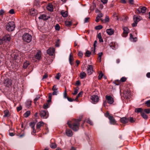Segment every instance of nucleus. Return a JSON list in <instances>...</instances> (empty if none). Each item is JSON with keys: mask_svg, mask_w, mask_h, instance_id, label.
I'll list each match as a JSON object with an SVG mask.
<instances>
[{"mask_svg": "<svg viewBox=\"0 0 150 150\" xmlns=\"http://www.w3.org/2000/svg\"><path fill=\"white\" fill-rule=\"evenodd\" d=\"M80 77L81 79H83L86 76V74L83 71H81L80 74Z\"/></svg>", "mask_w": 150, "mask_h": 150, "instance_id": "obj_20", "label": "nucleus"}, {"mask_svg": "<svg viewBox=\"0 0 150 150\" xmlns=\"http://www.w3.org/2000/svg\"><path fill=\"white\" fill-rule=\"evenodd\" d=\"M123 32L122 35L123 37H125L127 36L129 33V30L128 28L127 27H124L123 28Z\"/></svg>", "mask_w": 150, "mask_h": 150, "instance_id": "obj_10", "label": "nucleus"}, {"mask_svg": "<svg viewBox=\"0 0 150 150\" xmlns=\"http://www.w3.org/2000/svg\"><path fill=\"white\" fill-rule=\"evenodd\" d=\"M145 104L146 105L147 107H150V100H148L146 101L145 103Z\"/></svg>", "mask_w": 150, "mask_h": 150, "instance_id": "obj_40", "label": "nucleus"}, {"mask_svg": "<svg viewBox=\"0 0 150 150\" xmlns=\"http://www.w3.org/2000/svg\"><path fill=\"white\" fill-rule=\"evenodd\" d=\"M10 40V36L9 35H5L2 39V41L6 42L9 41Z\"/></svg>", "mask_w": 150, "mask_h": 150, "instance_id": "obj_14", "label": "nucleus"}, {"mask_svg": "<svg viewBox=\"0 0 150 150\" xmlns=\"http://www.w3.org/2000/svg\"><path fill=\"white\" fill-rule=\"evenodd\" d=\"M40 114L41 117L44 119H46L49 116L48 112L47 111H46L45 110H41Z\"/></svg>", "mask_w": 150, "mask_h": 150, "instance_id": "obj_6", "label": "nucleus"}, {"mask_svg": "<svg viewBox=\"0 0 150 150\" xmlns=\"http://www.w3.org/2000/svg\"><path fill=\"white\" fill-rule=\"evenodd\" d=\"M142 110L143 109L141 108H137L135 109V112L137 113H142Z\"/></svg>", "mask_w": 150, "mask_h": 150, "instance_id": "obj_30", "label": "nucleus"}, {"mask_svg": "<svg viewBox=\"0 0 150 150\" xmlns=\"http://www.w3.org/2000/svg\"><path fill=\"white\" fill-rule=\"evenodd\" d=\"M35 11L34 8H32L30 11V14L33 16L35 13Z\"/></svg>", "mask_w": 150, "mask_h": 150, "instance_id": "obj_26", "label": "nucleus"}, {"mask_svg": "<svg viewBox=\"0 0 150 150\" xmlns=\"http://www.w3.org/2000/svg\"><path fill=\"white\" fill-rule=\"evenodd\" d=\"M32 101H28L26 103V107L28 108H30L31 105Z\"/></svg>", "mask_w": 150, "mask_h": 150, "instance_id": "obj_28", "label": "nucleus"}, {"mask_svg": "<svg viewBox=\"0 0 150 150\" xmlns=\"http://www.w3.org/2000/svg\"><path fill=\"white\" fill-rule=\"evenodd\" d=\"M128 119H129V121L133 123L134 122V120L133 118L132 117H129L128 118Z\"/></svg>", "mask_w": 150, "mask_h": 150, "instance_id": "obj_51", "label": "nucleus"}, {"mask_svg": "<svg viewBox=\"0 0 150 150\" xmlns=\"http://www.w3.org/2000/svg\"><path fill=\"white\" fill-rule=\"evenodd\" d=\"M49 105L48 103H46V104H44L43 106V108L44 109H47L49 108Z\"/></svg>", "mask_w": 150, "mask_h": 150, "instance_id": "obj_44", "label": "nucleus"}, {"mask_svg": "<svg viewBox=\"0 0 150 150\" xmlns=\"http://www.w3.org/2000/svg\"><path fill=\"white\" fill-rule=\"evenodd\" d=\"M66 132L67 135L68 137H71L73 135V132L72 131L69 129H67Z\"/></svg>", "mask_w": 150, "mask_h": 150, "instance_id": "obj_18", "label": "nucleus"}, {"mask_svg": "<svg viewBox=\"0 0 150 150\" xmlns=\"http://www.w3.org/2000/svg\"><path fill=\"white\" fill-rule=\"evenodd\" d=\"M4 13V11L3 9L0 10V16H2Z\"/></svg>", "mask_w": 150, "mask_h": 150, "instance_id": "obj_55", "label": "nucleus"}, {"mask_svg": "<svg viewBox=\"0 0 150 150\" xmlns=\"http://www.w3.org/2000/svg\"><path fill=\"white\" fill-rule=\"evenodd\" d=\"M55 49L54 48H50L47 50V53L50 55H53Z\"/></svg>", "mask_w": 150, "mask_h": 150, "instance_id": "obj_12", "label": "nucleus"}, {"mask_svg": "<svg viewBox=\"0 0 150 150\" xmlns=\"http://www.w3.org/2000/svg\"><path fill=\"white\" fill-rule=\"evenodd\" d=\"M49 18V17L46 15L45 14L41 15L38 18L39 19L43 20H47Z\"/></svg>", "mask_w": 150, "mask_h": 150, "instance_id": "obj_17", "label": "nucleus"}, {"mask_svg": "<svg viewBox=\"0 0 150 150\" xmlns=\"http://www.w3.org/2000/svg\"><path fill=\"white\" fill-rule=\"evenodd\" d=\"M100 20L102 21V20L101 18H99L98 17V16H97L96 19V22H98Z\"/></svg>", "mask_w": 150, "mask_h": 150, "instance_id": "obj_57", "label": "nucleus"}, {"mask_svg": "<svg viewBox=\"0 0 150 150\" xmlns=\"http://www.w3.org/2000/svg\"><path fill=\"white\" fill-rule=\"evenodd\" d=\"M91 99L92 103L96 104L99 101V99L97 95H93L91 97Z\"/></svg>", "mask_w": 150, "mask_h": 150, "instance_id": "obj_5", "label": "nucleus"}, {"mask_svg": "<svg viewBox=\"0 0 150 150\" xmlns=\"http://www.w3.org/2000/svg\"><path fill=\"white\" fill-rule=\"evenodd\" d=\"M4 117H8V110H5L4 111Z\"/></svg>", "mask_w": 150, "mask_h": 150, "instance_id": "obj_38", "label": "nucleus"}, {"mask_svg": "<svg viewBox=\"0 0 150 150\" xmlns=\"http://www.w3.org/2000/svg\"><path fill=\"white\" fill-rule=\"evenodd\" d=\"M102 3L104 4H106L108 2V0H101Z\"/></svg>", "mask_w": 150, "mask_h": 150, "instance_id": "obj_61", "label": "nucleus"}, {"mask_svg": "<svg viewBox=\"0 0 150 150\" xmlns=\"http://www.w3.org/2000/svg\"><path fill=\"white\" fill-rule=\"evenodd\" d=\"M130 39L131 40L132 39L134 41H136L137 38H135V39H134L133 36L131 34H130Z\"/></svg>", "mask_w": 150, "mask_h": 150, "instance_id": "obj_50", "label": "nucleus"}, {"mask_svg": "<svg viewBox=\"0 0 150 150\" xmlns=\"http://www.w3.org/2000/svg\"><path fill=\"white\" fill-rule=\"evenodd\" d=\"M48 77V75L47 74H45L44 75L43 77H42V79H45L46 78H47Z\"/></svg>", "mask_w": 150, "mask_h": 150, "instance_id": "obj_60", "label": "nucleus"}, {"mask_svg": "<svg viewBox=\"0 0 150 150\" xmlns=\"http://www.w3.org/2000/svg\"><path fill=\"white\" fill-rule=\"evenodd\" d=\"M9 12L11 14H13L14 13V10L13 9H11L9 11Z\"/></svg>", "mask_w": 150, "mask_h": 150, "instance_id": "obj_59", "label": "nucleus"}, {"mask_svg": "<svg viewBox=\"0 0 150 150\" xmlns=\"http://www.w3.org/2000/svg\"><path fill=\"white\" fill-rule=\"evenodd\" d=\"M30 114V111H27L23 115L25 117H28Z\"/></svg>", "mask_w": 150, "mask_h": 150, "instance_id": "obj_27", "label": "nucleus"}, {"mask_svg": "<svg viewBox=\"0 0 150 150\" xmlns=\"http://www.w3.org/2000/svg\"><path fill=\"white\" fill-rule=\"evenodd\" d=\"M61 76V74L60 73H58L55 76V78L58 80L59 79L60 77Z\"/></svg>", "mask_w": 150, "mask_h": 150, "instance_id": "obj_46", "label": "nucleus"}, {"mask_svg": "<svg viewBox=\"0 0 150 150\" xmlns=\"http://www.w3.org/2000/svg\"><path fill=\"white\" fill-rule=\"evenodd\" d=\"M120 121L121 123L123 124H126L128 122L129 119H128V118L123 117L120 118Z\"/></svg>", "mask_w": 150, "mask_h": 150, "instance_id": "obj_13", "label": "nucleus"}, {"mask_svg": "<svg viewBox=\"0 0 150 150\" xmlns=\"http://www.w3.org/2000/svg\"><path fill=\"white\" fill-rule=\"evenodd\" d=\"M55 28L56 30H59L60 28V27L59 26V25L58 24H57L55 26Z\"/></svg>", "mask_w": 150, "mask_h": 150, "instance_id": "obj_42", "label": "nucleus"}, {"mask_svg": "<svg viewBox=\"0 0 150 150\" xmlns=\"http://www.w3.org/2000/svg\"><path fill=\"white\" fill-rule=\"evenodd\" d=\"M141 115L142 117L144 119H148V116L146 115L144 113H141Z\"/></svg>", "mask_w": 150, "mask_h": 150, "instance_id": "obj_34", "label": "nucleus"}, {"mask_svg": "<svg viewBox=\"0 0 150 150\" xmlns=\"http://www.w3.org/2000/svg\"><path fill=\"white\" fill-rule=\"evenodd\" d=\"M50 146L52 149H55L57 147V145L55 143H51Z\"/></svg>", "mask_w": 150, "mask_h": 150, "instance_id": "obj_33", "label": "nucleus"}, {"mask_svg": "<svg viewBox=\"0 0 150 150\" xmlns=\"http://www.w3.org/2000/svg\"><path fill=\"white\" fill-rule=\"evenodd\" d=\"M141 17L139 16L135 15L133 16L134 22H136L138 23L141 20Z\"/></svg>", "mask_w": 150, "mask_h": 150, "instance_id": "obj_15", "label": "nucleus"}, {"mask_svg": "<svg viewBox=\"0 0 150 150\" xmlns=\"http://www.w3.org/2000/svg\"><path fill=\"white\" fill-rule=\"evenodd\" d=\"M105 116L108 118L110 120V123L112 125L115 124L116 122L115 120L114 119L113 116L109 115L108 112L106 113L105 114Z\"/></svg>", "mask_w": 150, "mask_h": 150, "instance_id": "obj_4", "label": "nucleus"}, {"mask_svg": "<svg viewBox=\"0 0 150 150\" xmlns=\"http://www.w3.org/2000/svg\"><path fill=\"white\" fill-rule=\"evenodd\" d=\"M4 83L6 86L7 87L10 86L12 84L11 80L9 79H6L4 81Z\"/></svg>", "mask_w": 150, "mask_h": 150, "instance_id": "obj_9", "label": "nucleus"}, {"mask_svg": "<svg viewBox=\"0 0 150 150\" xmlns=\"http://www.w3.org/2000/svg\"><path fill=\"white\" fill-rule=\"evenodd\" d=\"M58 88H57V86L56 85H54L53 86L52 88V90L53 91H57Z\"/></svg>", "mask_w": 150, "mask_h": 150, "instance_id": "obj_49", "label": "nucleus"}, {"mask_svg": "<svg viewBox=\"0 0 150 150\" xmlns=\"http://www.w3.org/2000/svg\"><path fill=\"white\" fill-rule=\"evenodd\" d=\"M69 102H72L74 100L71 98H70L67 97V98Z\"/></svg>", "mask_w": 150, "mask_h": 150, "instance_id": "obj_58", "label": "nucleus"}, {"mask_svg": "<svg viewBox=\"0 0 150 150\" xmlns=\"http://www.w3.org/2000/svg\"><path fill=\"white\" fill-rule=\"evenodd\" d=\"M65 25L67 26H70L72 24V23L70 21H66L65 23Z\"/></svg>", "mask_w": 150, "mask_h": 150, "instance_id": "obj_29", "label": "nucleus"}, {"mask_svg": "<svg viewBox=\"0 0 150 150\" xmlns=\"http://www.w3.org/2000/svg\"><path fill=\"white\" fill-rule=\"evenodd\" d=\"M144 111L146 113H150V108L145 109L144 110Z\"/></svg>", "mask_w": 150, "mask_h": 150, "instance_id": "obj_43", "label": "nucleus"}, {"mask_svg": "<svg viewBox=\"0 0 150 150\" xmlns=\"http://www.w3.org/2000/svg\"><path fill=\"white\" fill-rule=\"evenodd\" d=\"M105 98L106 100L107 101L108 103L110 104H112L113 103V98L110 96H106Z\"/></svg>", "mask_w": 150, "mask_h": 150, "instance_id": "obj_8", "label": "nucleus"}, {"mask_svg": "<svg viewBox=\"0 0 150 150\" xmlns=\"http://www.w3.org/2000/svg\"><path fill=\"white\" fill-rule=\"evenodd\" d=\"M80 119H75L71 122H68L67 124L69 127L74 131H76L79 129L80 126L79 122L81 121Z\"/></svg>", "mask_w": 150, "mask_h": 150, "instance_id": "obj_1", "label": "nucleus"}, {"mask_svg": "<svg viewBox=\"0 0 150 150\" xmlns=\"http://www.w3.org/2000/svg\"><path fill=\"white\" fill-rule=\"evenodd\" d=\"M30 126L32 129L35 128L34 127L35 126V124L34 122H31Z\"/></svg>", "mask_w": 150, "mask_h": 150, "instance_id": "obj_52", "label": "nucleus"}, {"mask_svg": "<svg viewBox=\"0 0 150 150\" xmlns=\"http://www.w3.org/2000/svg\"><path fill=\"white\" fill-rule=\"evenodd\" d=\"M73 60V55L72 54V53H70L69 55V61L70 62V63L71 65L73 64L72 61Z\"/></svg>", "mask_w": 150, "mask_h": 150, "instance_id": "obj_23", "label": "nucleus"}, {"mask_svg": "<svg viewBox=\"0 0 150 150\" xmlns=\"http://www.w3.org/2000/svg\"><path fill=\"white\" fill-rule=\"evenodd\" d=\"M22 109L21 106H19L17 107V110L18 111H19Z\"/></svg>", "mask_w": 150, "mask_h": 150, "instance_id": "obj_64", "label": "nucleus"}, {"mask_svg": "<svg viewBox=\"0 0 150 150\" xmlns=\"http://www.w3.org/2000/svg\"><path fill=\"white\" fill-rule=\"evenodd\" d=\"M79 89V88L78 87L74 89V92L72 93L73 95H75L76 94L78 93Z\"/></svg>", "mask_w": 150, "mask_h": 150, "instance_id": "obj_31", "label": "nucleus"}, {"mask_svg": "<svg viewBox=\"0 0 150 150\" xmlns=\"http://www.w3.org/2000/svg\"><path fill=\"white\" fill-rule=\"evenodd\" d=\"M103 28V26L101 25H99L96 26L95 27V29L96 30H100Z\"/></svg>", "mask_w": 150, "mask_h": 150, "instance_id": "obj_41", "label": "nucleus"}, {"mask_svg": "<svg viewBox=\"0 0 150 150\" xmlns=\"http://www.w3.org/2000/svg\"><path fill=\"white\" fill-rule=\"evenodd\" d=\"M127 80V78L125 77H122L121 78L120 80V82H125Z\"/></svg>", "mask_w": 150, "mask_h": 150, "instance_id": "obj_37", "label": "nucleus"}, {"mask_svg": "<svg viewBox=\"0 0 150 150\" xmlns=\"http://www.w3.org/2000/svg\"><path fill=\"white\" fill-rule=\"evenodd\" d=\"M41 53L40 51L37 52L35 55V58L38 59H40L41 57Z\"/></svg>", "mask_w": 150, "mask_h": 150, "instance_id": "obj_21", "label": "nucleus"}, {"mask_svg": "<svg viewBox=\"0 0 150 150\" xmlns=\"http://www.w3.org/2000/svg\"><path fill=\"white\" fill-rule=\"evenodd\" d=\"M78 55L79 56V57H82L83 56V54L82 52L81 51H79V52Z\"/></svg>", "mask_w": 150, "mask_h": 150, "instance_id": "obj_53", "label": "nucleus"}, {"mask_svg": "<svg viewBox=\"0 0 150 150\" xmlns=\"http://www.w3.org/2000/svg\"><path fill=\"white\" fill-rule=\"evenodd\" d=\"M114 83H115L116 85H118L121 83V82L119 80H117L115 81L114 82Z\"/></svg>", "mask_w": 150, "mask_h": 150, "instance_id": "obj_39", "label": "nucleus"}, {"mask_svg": "<svg viewBox=\"0 0 150 150\" xmlns=\"http://www.w3.org/2000/svg\"><path fill=\"white\" fill-rule=\"evenodd\" d=\"M87 122L91 125H93V122L90 119H88L87 120Z\"/></svg>", "mask_w": 150, "mask_h": 150, "instance_id": "obj_54", "label": "nucleus"}, {"mask_svg": "<svg viewBox=\"0 0 150 150\" xmlns=\"http://www.w3.org/2000/svg\"><path fill=\"white\" fill-rule=\"evenodd\" d=\"M22 39L24 41L28 43L31 41L32 37L31 35L28 33H25L23 35Z\"/></svg>", "mask_w": 150, "mask_h": 150, "instance_id": "obj_2", "label": "nucleus"}, {"mask_svg": "<svg viewBox=\"0 0 150 150\" xmlns=\"http://www.w3.org/2000/svg\"><path fill=\"white\" fill-rule=\"evenodd\" d=\"M15 27V24L13 22H9L6 25V29L8 31L11 32L13 31Z\"/></svg>", "mask_w": 150, "mask_h": 150, "instance_id": "obj_3", "label": "nucleus"}, {"mask_svg": "<svg viewBox=\"0 0 150 150\" xmlns=\"http://www.w3.org/2000/svg\"><path fill=\"white\" fill-rule=\"evenodd\" d=\"M30 64V63L28 61H26L23 64V68L25 69H26Z\"/></svg>", "mask_w": 150, "mask_h": 150, "instance_id": "obj_25", "label": "nucleus"}, {"mask_svg": "<svg viewBox=\"0 0 150 150\" xmlns=\"http://www.w3.org/2000/svg\"><path fill=\"white\" fill-rule=\"evenodd\" d=\"M110 47L113 49H116V45L114 42H111L110 44Z\"/></svg>", "mask_w": 150, "mask_h": 150, "instance_id": "obj_24", "label": "nucleus"}, {"mask_svg": "<svg viewBox=\"0 0 150 150\" xmlns=\"http://www.w3.org/2000/svg\"><path fill=\"white\" fill-rule=\"evenodd\" d=\"M83 92L82 91L80 92L78 94L76 97L79 98L80 97H82V96Z\"/></svg>", "mask_w": 150, "mask_h": 150, "instance_id": "obj_45", "label": "nucleus"}, {"mask_svg": "<svg viewBox=\"0 0 150 150\" xmlns=\"http://www.w3.org/2000/svg\"><path fill=\"white\" fill-rule=\"evenodd\" d=\"M44 123L42 122H38L36 125V130L37 132L39 131L40 130L41 127L43 126Z\"/></svg>", "mask_w": 150, "mask_h": 150, "instance_id": "obj_11", "label": "nucleus"}, {"mask_svg": "<svg viewBox=\"0 0 150 150\" xmlns=\"http://www.w3.org/2000/svg\"><path fill=\"white\" fill-rule=\"evenodd\" d=\"M103 74L102 71H100L99 74V76H98V79L99 80H100L102 78L103 76Z\"/></svg>", "mask_w": 150, "mask_h": 150, "instance_id": "obj_36", "label": "nucleus"}, {"mask_svg": "<svg viewBox=\"0 0 150 150\" xmlns=\"http://www.w3.org/2000/svg\"><path fill=\"white\" fill-rule=\"evenodd\" d=\"M61 13L62 15L64 17H66L68 16L67 12L63 10L61 11Z\"/></svg>", "mask_w": 150, "mask_h": 150, "instance_id": "obj_22", "label": "nucleus"}, {"mask_svg": "<svg viewBox=\"0 0 150 150\" xmlns=\"http://www.w3.org/2000/svg\"><path fill=\"white\" fill-rule=\"evenodd\" d=\"M93 67L92 65H89L87 67L86 72L88 75L92 74L93 72Z\"/></svg>", "mask_w": 150, "mask_h": 150, "instance_id": "obj_7", "label": "nucleus"}, {"mask_svg": "<svg viewBox=\"0 0 150 150\" xmlns=\"http://www.w3.org/2000/svg\"><path fill=\"white\" fill-rule=\"evenodd\" d=\"M47 9L50 12H52L53 11V7L51 4H48L46 7Z\"/></svg>", "mask_w": 150, "mask_h": 150, "instance_id": "obj_16", "label": "nucleus"}, {"mask_svg": "<svg viewBox=\"0 0 150 150\" xmlns=\"http://www.w3.org/2000/svg\"><path fill=\"white\" fill-rule=\"evenodd\" d=\"M91 52L89 50H87L85 54V55L88 57H90Z\"/></svg>", "mask_w": 150, "mask_h": 150, "instance_id": "obj_35", "label": "nucleus"}, {"mask_svg": "<svg viewBox=\"0 0 150 150\" xmlns=\"http://www.w3.org/2000/svg\"><path fill=\"white\" fill-rule=\"evenodd\" d=\"M109 20V17L108 16H106L105 19V21L106 22H108Z\"/></svg>", "mask_w": 150, "mask_h": 150, "instance_id": "obj_62", "label": "nucleus"}, {"mask_svg": "<svg viewBox=\"0 0 150 150\" xmlns=\"http://www.w3.org/2000/svg\"><path fill=\"white\" fill-rule=\"evenodd\" d=\"M63 96H64V98H67V93L66 91L65 90V91H64V93H63Z\"/></svg>", "mask_w": 150, "mask_h": 150, "instance_id": "obj_47", "label": "nucleus"}, {"mask_svg": "<svg viewBox=\"0 0 150 150\" xmlns=\"http://www.w3.org/2000/svg\"><path fill=\"white\" fill-rule=\"evenodd\" d=\"M129 4H134L133 0H129Z\"/></svg>", "mask_w": 150, "mask_h": 150, "instance_id": "obj_63", "label": "nucleus"}, {"mask_svg": "<svg viewBox=\"0 0 150 150\" xmlns=\"http://www.w3.org/2000/svg\"><path fill=\"white\" fill-rule=\"evenodd\" d=\"M106 32L109 35H112L114 33V30L112 28L108 29L106 30Z\"/></svg>", "mask_w": 150, "mask_h": 150, "instance_id": "obj_19", "label": "nucleus"}, {"mask_svg": "<svg viewBox=\"0 0 150 150\" xmlns=\"http://www.w3.org/2000/svg\"><path fill=\"white\" fill-rule=\"evenodd\" d=\"M146 8L145 7H142L141 9L140 10L141 11V12L142 13H144L145 12L146 10Z\"/></svg>", "mask_w": 150, "mask_h": 150, "instance_id": "obj_32", "label": "nucleus"}, {"mask_svg": "<svg viewBox=\"0 0 150 150\" xmlns=\"http://www.w3.org/2000/svg\"><path fill=\"white\" fill-rule=\"evenodd\" d=\"M97 43V41L96 40H95L94 42V43L93 44V47H94V51H93V53H94L95 52V50L96 49V45Z\"/></svg>", "mask_w": 150, "mask_h": 150, "instance_id": "obj_48", "label": "nucleus"}, {"mask_svg": "<svg viewBox=\"0 0 150 150\" xmlns=\"http://www.w3.org/2000/svg\"><path fill=\"white\" fill-rule=\"evenodd\" d=\"M90 19L89 18H85L84 22V23H86L88 22L89 21V20Z\"/></svg>", "mask_w": 150, "mask_h": 150, "instance_id": "obj_56", "label": "nucleus"}]
</instances>
